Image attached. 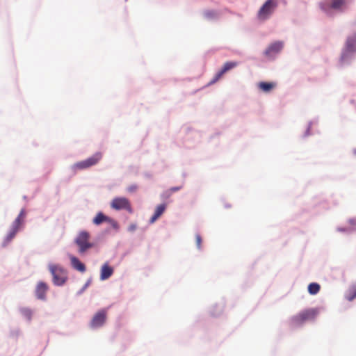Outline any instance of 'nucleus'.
Here are the masks:
<instances>
[{
	"label": "nucleus",
	"mask_w": 356,
	"mask_h": 356,
	"mask_svg": "<svg viewBox=\"0 0 356 356\" xmlns=\"http://www.w3.org/2000/svg\"><path fill=\"white\" fill-rule=\"evenodd\" d=\"M276 87V83L274 82H264L261 81L258 83V88L264 92H269Z\"/></svg>",
	"instance_id": "16"
},
{
	"label": "nucleus",
	"mask_w": 356,
	"mask_h": 356,
	"mask_svg": "<svg viewBox=\"0 0 356 356\" xmlns=\"http://www.w3.org/2000/svg\"><path fill=\"white\" fill-rule=\"evenodd\" d=\"M195 242L197 247L200 249L201 248V244H202V238L200 234L195 235Z\"/></svg>",
	"instance_id": "22"
},
{
	"label": "nucleus",
	"mask_w": 356,
	"mask_h": 356,
	"mask_svg": "<svg viewBox=\"0 0 356 356\" xmlns=\"http://www.w3.org/2000/svg\"><path fill=\"white\" fill-rule=\"evenodd\" d=\"M321 289V286L316 282H313L309 284L308 286V292L311 295H316L317 294Z\"/></svg>",
	"instance_id": "18"
},
{
	"label": "nucleus",
	"mask_w": 356,
	"mask_h": 356,
	"mask_svg": "<svg viewBox=\"0 0 356 356\" xmlns=\"http://www.w3.org/2000/svg\"><path fill=\"white\" fill-rule=\"evenodd\" d=\"M356 44V35L353 38H348L346 42V48L348 51H353Z\"/></svg>",
	"instance_id": "19"
},
{
	"label": "nucleus",
	"mask_w": 356,
	"mask_h": 356,
	"mask_svg": "<svg viewBox=\"0 0 356 356\" xmlns=\"http://www.w3.org/2000/svg\"><path fill=\"white\" fill-rule=\"evenodd\" d=\"M106 319V312L105 310H100L97 312L93 316L91 322L90 326L92 328H96L102 326Z\"/></svg>",
	"instance_id": "8"
},
{
	"label": "nucleus",
	"mask_w": 356,
	"mask_h": 356,
	"mask_svg": "<svg viewBox=\"0 0 356 356\" xmlns=\"http://www.w3.org/2000/svg\"><path fill=\"white\" fill-rule=\"evenodd\" d=\"M352 1V0H332L331 8L335 10H343L346 7V5Z\"/></svg>",
	"instance_id": "15"
},
{
	"label": "nucleus",
	"mask_w": 356,
	"mask_h": 356,
	"mask_svg": "<svg viewBox=\"0 0 356 356\" xmlns=\"http://www.w3.org/2000/svg\"><path fill=\"white\" fill-rule=\"evenodd\" d=\"M283 46L284 44L282 42H275L268 47V48L264 51V54L267 57H273L281 51V50L283 48Z\"/></svg>",
	"instance_id": "9"
},
{
	"label": "nucleus",
	"mask_w": 356,
	"mask_h": 356,
	"mask_svg": "<svg viewBox=\"0 0 356 356\" xmlns=\"http://www.w3.org/2000/svg\"><path fill=\"white\" fill-rule=\"evenodd\" d=\"M49 269L53 276L54 284L61 286L66 282L67 278V272L61 266L50 264Z\"/></svg>",
	"instance_id": "4"
},
{
	"label": "nucleus",
	"mask_w": 356,
	"mask_h": 356,
	"mask_svg": "<svg viewBox=\"0 0 356 356\" xmlns=\"http://www.w3.org/2000/svg\"><path fill=\"white\" fill-rule=\"evenodd\" d=\"M238 65L237 62H227L224 64L222 69L216 74L214 79L211 81V83H215L227 71L233 69L234 67Z\"/></svg>",
	"instance_id": "10"
},
{
	"label": "nucleus",
	"mask_w": 356,
	"mask_h": 356,
	"mask_svg": "<svg viewBox=\"0 0 356 356\" xmlns=\"http://www.w3.org/2000/svg\"><path fill=\"white\" fill-rule=\"evenodd\" d=\"M71 264L72 267L79 272L84 273L86 270V266L79 261L78 258L74 256H70Z\"/></svg>",
	"instance_id": "14"
},
{
	"label": "nucleus",
	"mask_w": 356,
	"mask_h": 356,
	"mask_svg": "<svg viewBox=\"0 0 356 356\" xmlns=\"http://www.w3.org/2000/svg\"><path fill=\"white\" fill-rule=\"evenodd\" d=\"M278 6L277 0H267L257 13V19L264 22L270 18Z\"/></svg>",
	"instance_id": "2"
},
{
	"label": "nucleus",
	"mask_w": 356,
	"mask_h": 356,
	"mask_svg": "<svg viewBox=\"0 0 356 356\" xmlns=\"http://www.w3.org/2000/svg\"><path fill=\"white\" fill-rule=\"evenodd\" d=\"M136 225H130V226H129V229L130 231H134V230H135V229H136Z\"/></svg>",
	"instance_id": "26"
},
{
	"label": "nucleus",
	"mask_w": 356,
	"mask_h": 356,
	"mask_svg": "<svg viewBox=\"0 0 356 356\" xmlns=\"http://www.w3.org/2000/svg\"><path fill=\"white\" fill-rule=\"evenodd\" d=\"M349 223L350 225H352L353 227H356V218H352L349 220Z\"/></svg>",
	"instance_id": "25"
},
{
	"label": "nucleus",
	"mask_w": 356,
	"mask_h": 356,
	"mask_svg": "<svg viewBox=\"0 0 356 356\" xmlns=\"http://www.w3.org/2000/svg\"><path fill=\"white\" fill-rule=\"evenodd\" d=\"M318 314L316 309H309L300 312L291 318V324L293 326H300L309 321L315 319Z\"/></svg>",
	"instance_id": "1"
},
{
	"label": "nucleus",
	"mask_w": 356,
	"mask_h": 356,
	"mask_svg": "<svg viewBox=\"0 0 356 356\" xmlns=\"http://www.w3.org/2000/svg\"><path fill=\"white\" fill-rule=\"evenodd\" d=\"M47 289V285L43 282H40L38 284L35 289V295L37 298L40 300H44Z\"/></svg>",
	"instance_id": "12"
},
{
	"label": "nucleus",
	"mask_w": 356,
	"mask_h": 356,
	"mask_svg": "<svg viewBox=\"0 0 356 356\" xmlns=\"http://www.w3.org/2000/svg\"><path fill=\"white\" fill-rule=\"evenodd\" d=\"M137 186L136 185H131L127 188V191L130 193H134L136 191Z\"/></svg>",
	"instance_id": "24"
},
{
	"label": "nucleus",
	"mask_w": 356,
	"mask_h": 356,
	"mask_svg": "<svg viewBox=\"0 0 356 356\" xmlns=\"http://www.w3.org/2000/svg\"><path fill=\"white\" fill-rule=\"evenodd\" d=\"M111 207L115 210L124 209L130 213L133 212L131 203L126 197H120L114 198L111 203Z\"/></svg>",
	"instance_id": "7"
},
{
	"label": "nucleus",
	"mask_w": 356,
	"mask_h": 356,
	"mask_svg": "<svg viewBox=\"0 0 356 356\" xmlns=\"http://www.w3.org/2000/svg\"><path fill=\"white\" fill-rule=\"evenodd\" d=\"M165 204H161L158 205L155 209L153 216L151 217L149 220V222L154 223L159 217L162 216V214L165 212Z\"/></svg>",
	"instance_id": "13"
},
{
	"label": "nucleus",
	"mask_w": 356,
	"mask_h": 356,
	"mask_svg": "<svg viewBox=\"0 0 356 356\" xmlns=\"http://www.w3.org/2000/svg\"><path fill=\"white\" fill-rule=\"evenodd\" d=\"M355 298H356V283L353 284L349 288L348 293L346 295V298L349 301L353 300Z\"/></svg>",
	"instance_id": "20"
},
{
	"label": "nucleus",
	"mask_w": 356,
	"mask_h": 356,
	"mask_svg": "<svg viewBox=\"0 0 356 356\" xmlns=\"http://www.w3.org/2000/svg\"><path fill=\"white\" fill-rule=\"evenodd\" d=\"M104 222H111V220L102 212H99L92 220V222L96 225H99Z\"/></svg>",
	"instance_id": "17"
},
{
	"label": "nucleus",
	"mask_w": 356,
	"mask_h": 356,
	"mask_svg": "<svg viewBox=\"0 0 356 356\" xmlns=\"http://www.w3.org/2000/svg\"><path fill=\"white\" fill-rule=\"evenodd\" d=\"M26 217V212L24 209H22L17 218L13 222L10 230L7 235L3 245H6L16 235L20 227L23 224Z\"/></svg>",
	"instance_id": "5"
},
{
	"label": "nucleus",
	"mask_w": 356,
	"mask_h": 356,
	"mask_svg": "<svg viewBox=\"0 0 356 356\" xmlns=\"http://www.w3.org/2000/svg\"><path fill=\"white\" fill-rule=\"evenodd\" d=\"M102 158V154L100 152H97L87 159L76 163L73 165V168L75 170H83L88 168L96 165Z\"/></svg>",
	"instance_id": "6"
},
{
	"label": "nucleus",
	"mask_w": 356,
	"mask_h": 356,
	"mask_svg": "<svg viewBox=\"0 0 356 356\" xmlns=\"http://www.w3.org/2000/svg\"><path fill=\"white\" fill-rule=\"evenodd\" d=\"M90 235L86 231H81L74 240V243L79 248V253L83 254L89 249L93 248L94 244L90 241Z\"/></svg>",
	"instance_id": "3"
},
{
	"label": "nucleus",
	"mask_w": 356,
	"mask_h": 356,
	"mask_svg": "<svg viewBox=\"0 0 356 356\" xmlns=\"http://www.w3.org/2000/svg\"><path fill=\"white\" fill-rule=\"evenodd\" d=\"M181 188H182L181 186H177V187H172V188H170L168 191H166V193H168V195H170L172 193L179 191Z\"/></svg>",
	"instance_id": "23"
},
{
	"label": "nucleus",
	"mask_w": 356,
	"mask_h": 356,
	"mask_svg": "<svg viewBox=\"0 0 356 356\" xmlns=\"http://www.w3.org/2000/svg\"><path fill=\"white\" fill-rule=\"evenodd\" d=\"M22 314L29 321L31 319L32 312L28 308H23L21 309Z\"/></svg>",
	"instance_id": "21"
},
{
	"label": "nucleus",
	"mask_w": 356,
	"mask_h": 356,
	"mask_svg": "<svg viewBox=\"0 0 356 356\" xmlns=\"http://www.w3.org/2000/svg\"><path fill=\"white\" fill-rule=\"evenodd\" d=\"M114 272V269L111 267L108 262L104 263L100 270V279L102 280H106L108 279Z\"/></svg>",
	"instance_id": "11"
}]
</instances>
